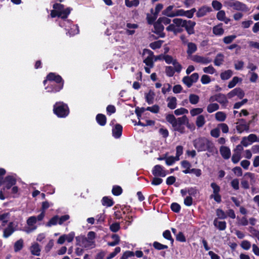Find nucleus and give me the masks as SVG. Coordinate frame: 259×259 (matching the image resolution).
I'll use <instances>...</instances> for the list:
<instances>
[{"instance_id":"obj_1","label":"nucleus","mask_w":259,"mask_h":259,"mask_svg":"<svg viewBox=\"0 0 259 259\" xmlns=\"http://www.w3.org/2000/svg\"><path fill=\"white\" fill-rule=\"evenodd\" d=\"M71 10L72 9L70 8H65L63 5L56 3L53 5V10L51 11V16L52 18L56 17L60 18L61 20L59 22V25L64 27L67 31L72 24L71 21L66 20Z\"/></svg>"},{"instance_id":"obj_2","label":"nucleus","mask_w":259,"mask_h":259,"mask_svg":"<svg viewBox=\"0 0 259 259\" xmlns=\"http://www.w3.org/2000/svg\"><path fill=\"white\" fill-rule=\"evenodd\" d=\"M166 120L171 124L174 131L181 134L185 133V125L188 126L189 125V119L186 115L176 118L173 114H169L166 116Z\"/></svg>"},{"instance_id":"obj_3","label":"nucleus","mask_w":259,"mask_h":259,"mask_svg":"<svg viewBox=\"0 0 259 259\" xmlns=\"http://www.w3.org/2000/svg\"><path fill=\"white\" fill-rule=\"evenodd\" d=\"M193 145L198 152L207 151L212 154L217 152V150L213 143L204 137H201L195 139L193 141Z\"/></svg>"},{"instance_id":"obj_4","label":"nucleus","mask_w":259,"mask_h":259,"mask_svg":"<svg viewBox=\"0 0 259 259\" xmlns=\"http://www.w3.org/2000/svg\"><path fill=\"white\" fill-rule=\"evenodd\" d=\"M224 5L228 9L232 8L236 11L247 12L250 10L245 4L236 0H226Z\"/></svg>"},{"instance_id":"obj_5","label":"nucleus","mask_w":259,"mask_h":259,"mask_svg":"<svg viewBox=\"0 0 259 259\" xmlns=\"http://www.w3.org/2000/svg\"><path fill=\"white\" fill-rule=\"evenodd\" d=\"M54 113L59 117H66L69 113V108L67 104L63 102H57L54 105Z\"/></svg>"},{"instance_id":"obj_6","label":"nucleus","mask_w":259,"mask_h":259,"mask_svg":"<svg viewBox=\"0 0 259 259\" xmlns=\"http://www.w3.org/2000/svg\"><path fill=\"white\" fill-rule=\"evenodd\" d=\"M76 245L87 249H91L95 247V242L90 241L84 236L80 235L76 237Z\"/></svg>"},{"instance_id":"obj_7","label":"nucleus","mask_w":259,"mask_h":259,"mask_svg":"<svg viewBox=\"0 0 259 259\" xmlns=\"http://www.w3.org/2000/svg\"><path fill=\"white\" fill-rule=\"evenodd\" d=\"M143 55L145 56L144 59V63L150 67L154 66V55L152 51L148 49H144L143 50Z\"/></svg>"},{"instance_id":"obj_8","label":"nucleus","mask_w":259,"mask_h":259,"mask_svg":"<svg viewBox=\"0 0 259 259\" xmlns=\"http://www.w3.org/2000/svg\"><path fill=\"white\" fill-rule=\"evenodd\" d=\"M198 74L197 73H194L190 76H186L184 77L182 81L188 88H190L194 83L198 80Z\"/></svg>"},{"instance_id":"obj_9","label":"nucleus","mask_w":259,"mask_h":259,"mask_svg":"<svg viewBox=\"0 0 259 259\" xmlns=\"http://www.w3.org/2000/svg\"><path fill=\"white\" fill-rule=\"evenodd\" d=\"M152 174L155 177H164L168 174V172L164 169V167L160 165H156L152 170Z\"/></svg>"},{"instance_id":"obj_10","label":"nucleus","mask_w":259,"mask_h":259,"mask_svg":"<svg viewBox=\"0 0 259 259\" xmlns=\"http://www.w3.org/2000/svg\"><path fill=\"white\" fill-rule=\"evenodd\" d=\"M63 87V82L57 83L56 82H50L48 85L46 87L47 92L49 93H56L60 91Z\"/></svg>"},{"instance_id":"obj_11","label":"nucleus","mask_w":259,"mask_h":259,"mask_svg":"<svg viewBox=\"0 0 259 259\" xmlns=\"http://www.w3.org/2000/svg\"><path fill=\"white\" fill-rule=\"evenodd\" d=\"M48 81H50V82H56L57 83L63 82L62 77L54 73H50L47 75V79L44 81V84L45 85Z\"/></svg>"},{"instance_id":"obj_12","label":"nucleus","mask_w":259,"mask_h":259,"mask_svg":"<svg viewBox=\"0 0 259 259\" xmlns=\"http://www.w3.org/2000/svg\"><path fill=\"white\" fill-rule=\"evenodd\" d=\"M173 5L169 6L164 10L163 11V15L168 17H178L179 15V9L174 10Z\"/></svg>"},{"instance_id":"obj_13","label":"nucleus","mask_w":259,"mask_h":259,"mask_svg":"<svg viewBox=\"0 0 259 259\" xmlns=\"http://www.w3.org/2000/svg\"><path fill=\"white\" fill-rule=\"evenodd\" d=\"M249 128V124L247 123L246 121L241 119L239 120V121L237 123L236 125V130L237 132L241 134L245 131H248Z\"/></svg>"},{"instance_id":"obj_14","label":"nucleus","mask_w":259,"mask_h":259,"mask_svg":"<svg viewBox=\"0 0 259 259\" xmlns=\"http://www.w3.org/2000/svg\"><path fill=\"white\" fill-rule=\"evenodd\" d=\"M191 60L196 63L202 64H207L211 62V59L208 57H204L203 56L195 55L191 57Z\"/></svg>"},{"instance_id":"obj_15","label":"nucleus","mask_w":259,"mask_h":259,"mask_svg":"<svg viewBox=\"0 0 259 259\" xmlns=\"http://www.w3.org/2000/svg\"><path fill=\"white\" fill-rule=\"evenodd\" d=\"M211 11L212 9L210 7L204 5L198 9L196 15L198 18H201L206 16Z\"/></svg>"},{"instance_id":"obj_16","label":"nucleus","mask_w":259,"mask_h":259,"mask_svg":"<svg viewBox=\"0 0 259 259\" xmlns=\"http://www.w3.org/2000/svg\"><path fill=\"white\" fill-rule=\"evenodd\" d=\"M184 27H185L187 32L189 35L193 34L195 33L194 27L196 22L191 20H185Z\"/></svg>"},{"instance_id":"obj_17","label":"nucleus","mask_w":259,"mask_h":259,"mask_svg":"<svg viewBox=\"0 0 259 259\" xmlns=\"http://www.w3.org/2000/svg\"><path fill=\"white\" fill-rule=\"evenodd\" d=\"M210 100L212 101H216L225 107L227 106L228 102L226 96L221 94L216 95L214 98H211Z\"/></svg>"},{"instance_id":"obj_18","label":"nucleus","mask_w":259,"mask_h":259,"mask_svg":"<svg viewBox=\"0 0 259 259\" xmlns=\"http://www.w3.org/2000/svg\"><path fill=\"white\" fill-rule=\"evenodd\" d=\"M154 30L153 32L158 34L160 37H164L165 34L163 32L164 26L158 19L157 21L154 23Z\"/></svg>"},{"instance_id":"obj_19","label":"nucleus","mask_w":259,"mask_h":259,"mask_svg":"<svg viewBox=\"0 0 259 259\" xmlns=\"http://www.w3.org/2000/svg\"><path fill=\"white\" fill-rule=\"evenodd\" d=\"M235 96H237L239 99H242L244 96V93L241 89L237 88L232 90L227 95L229 98H232Z\"/></svg>"},{"instance_id":"obj_20","label":"nucleus","mask_w":259,"mask_h":259,"mask_svg":"<svg viewBox=\"0 0 259 259\" xmlns=\"http://www.w3.org/2000/svg\"><path fill=\"white\" fill-rule=\"evenodd\" d=\"M196 12L195 8H192L189 10H184L183 9H179V15L178 16H185L188 18H193L194 13Z\"/></svg>"},{"instance_id":"obj_21","label":"nucleus","mask_w":259,"mask_h":259,"mask_svg":"<svg viewBox=\"0 0 259 259\" xmlns=\"http://www.w3.org/2000/svg\"><path fill=\"white\" fill-rule=\"evenodd\" d=\"M138 25L135 23H127L126 24V33L127 35H133L135 33V29L138 28Z\"/></svg>"},{"instance_id":"obj_22","label":"nucleus","mask_w":259,"mask_h":259,"mask_svg":"<svg viewBox=\"0 0 259 259\" xmlns=\"http://www.w3.org/2000/svg\"><path fill=\"white\" fill-rule=\"evenodd\" d=\"M4 183H6V185L4 187L7 189H10L12 186L15 184L16 179L13 176H9L5 178Z\"/></svg>"},{"instance_id":"obj_23","label":"nucleus","mask_w":259,"mask_h":259,"mask_svg":"<svg viewBox=\"0 0 259 259\" xmlns=\"http://www.w3.org/2000/svg\"><path fill=\"white\" fill-rule=\"evenodd\" d=\"M30 250L32 254L39 256L40 253V247L37 243H33L30 247Z\"/></svg>"},{"instance_id":"obj_24","label":"nucleus","mask_w":259,"mask_h":259,"mask_svg":"<svg viewBox=\"0 0 259 259\" xmlns=\"http://www.w3.org/2000/svg\"><path fill=\"white\" fill-rule=\"evenodd\" d=\"M220 153L222 156L225 159H228L230 157L231 151L230 149L226 146H222L220 148Z\"/></svg>"},{"instance_id":"obj_25","label":"nucleus","mask_w":259,"mask_h":259,"mask_svg":"<svg viewBox=\"0 0 259 259\" xmlns=\"http://www.w3.org/2000/svg\"><path fill=\"white\" fill-rule=\"evenodd\" d=\"M15 231L13 228V223L11 222L9 224L8 226L4 230L3 237L4 238H8L11 236Z\"/></svg>"},{"instance_id":"obj_26","label":"nucleus","mask_w":259,"mask_h":259,"mask_svg":"<svg viewBox=\"0 0 259 259\" xmlns=\"http://www.w3.org/2000/svg\"><path fill=\"white\" fill-rule=\"evenodd\" d=\"M122 126L119 124H117L112 129L113 136L115 138H119L122 134Z\"/></svg>"},{"instance_id":"obj_27","label":"nucleus","mask_w":259,"mask_h":259,"mask_svg":"<svg viewBox=\"0 0 259 259\" xmlns=\"http://www.w3.org/2000/svg\"><path fill=\"white\" fill-rule=\"evenodd\" d=\"M167 107L170 109H174L177 105V100L175 97H169L167 98Z\"/></svg>"},{"instance_id":"obj_28","label":"nucleus","mask_w":259,"mask_h":259,"mask_svg":"<svg viewBox=\"0 0 259 259\" xmlns=\"http://www.w3.org/2000/svg\"><path fill=\"white\" fill-rule=\"evenodd\" d=\"M187 53L189 56H192V55L197 50V46L193 42H189L187 45Z\"/></svg>"},{"instance_id":"obj_29","label":"nucleus","mask_w":259,"mask_h":259,"mask_svg":"<svg viewBox=\"0 0 259 259\" xmlns=\"http://www.w3.org/2000/svg\"><path fill=\"white\" fill-rule=\"evenodd\" d=\"M214 226L221 231H224L226 229V223L225 221H219L217 219H214L213 221Z\"/></svg>"},{"instance_id":"obj_30","label":"nucleus","mask_w":259,"mask_h":259,"mask_svg":"<svg viewBox=\"0 0 259 259\" xmlns=\"http://www.w3.org/2000/svg\"><path fill=\"white\" fill-rule=\"evenodd\" d=\"M155 96L154 92L152 90H150L148 93L145 94L146 101L148 104L150 105L153 103Z\"/></svg>"},{"instance_id":"obj_31","label":"nucleus","mask_w":259,"mask_h":259,"mask_svg":"<svg viewBox=\"0 0 259 259\" xmlns=\"http://www.w3.org/2000/svg\"><path fill=\"white\" fill-rule=\"evenodd\" d=\"M79 33L78 26L77 25L72 24L69 28V30H67V34H69L70 36H73Z\"/></svg>"},{"instance_id":"obj_32","label":"nucleus","mask_w":259,"mask_h":259,"mask_svg":"<svg viewBox=\"0 0 259 259\" xmlns=\"http://www.w3.org/2000/svg\"><path fill=\"white\" fill-rule=\"evenodd\" d=\"M212 31L215 35L221 36L224 33V30L223 28L222 24H219L213 27Z\"/></svg>"},{"instance_id":"obj_33","label":"nucleus","mask_w":259,"mask_h":259,"mask_svg":"<svg viewBox=\"0 0 259 259\" xmlns=\"http://www.w3.org/2000/svg\"><path fill=\"white\" fill-rule=\"evenodd\" d=\"M101 202L102 204L106 207H111L114 204L113 200L107 196L103 197Z\"/></svg>"},{"instance_id":"obj_34","label":"nucleus","mask_w":259,"mask_h":259,"mask_svg":"<svg viewBox=\"0 0 259 259\" xmlns=\"http://www.w3.org/2000/svg\"><path fill=\"white\" fill-rule=\"evenodd\" d=\"M205 117L203 115H199L197 116L196 120V126L200 128L202 127L205 123Z\"/></svg>"},{"instance_id":"obj_35","label":"nucleus","mask_w":259,"mask_h":259,"mask_svg":"<svg viewBox=\"0 0 259 259\" xmlns=\"http://www.w3.org/2000/svg\"><path fill=\"white\" fill-rule=\"evenodd\" d=\"M224 56L222 54H218L214 60V65L218 66H220L223 64L224 62Z\"/></svg>"},{"instance_id":"obj_36","label":"nucleus","mask_w":259,"mask_h":259,"mask_svg":"<svg viewBox=\"0 0 259 259\" xmlns=\"http://www.w3.org/2000/svg\"><path fill=\"white\" fill-rule=\"evenodd\" d=\"M96 120L98 123L102 126H103L106 124V118L103 114H98L96 116Z\"/></svg>"},{"instance_id":"obj_37","label":"nucleus","mask_w":259,"mask_h":259,"mask_svg":"<svg viewBox=\"0 0 259 259\" xmlns=\"http://www.w3.org/2000/svg\"><path fill=\"white\" fill-rule=\"evenodd\" d=\"M226 114L222 112L219 111L215 114V119L219 121H224L226 119Z\"/></svg>"},{"instance_id":"obj_38","label":"nucleus","mask_w":259,"mask_h":259,"mask_svg":"<svg viewBox=\"0 0 259 259\" xmlns=\"http://www.w3.org/2000/svg\"><path fill=\"white\" fill-rule=\"evenodd\" d=\"M219 109V105L217 103H211L208 105L207 107V111L209 113H212Z\"/></svg>"},{"instance_id":"obj_39","label":"nucleus","mask_w":259,"mask_h":259,"mask_svg":"<svg viewBox=\"0 0 259 259\" xmlns=\"http://www.w3.org/2000/svg\"><path fill=\"white\" fill-rule=\"evenodd\" d=\"M241 81H242L241 78H239L237 76H235L229 82L228 87L229 89H232V88H234L238 82H241Z\"/></svg>"},{"instance_id":"obj_40","label":"nucleus","mask_w":259,"mask_h":259,"mask_svg":"<svg viewBox=\"0 0 259 259\" xmlns=\"http://www.w3.org/2000/svg\"><path fill=\"white\" fill-rule=\"evenodd\" d=\"M183 172L185 174L193 173L197 177H200L202 174L201 170L198 168H192L190 171L184 170Z\"/></svg>"},{"instance_id":"obj_41","label":"nucleus","mask_w":259,"mask_h":259,"mask_svg":"<svg viewBox=\"0 0 259 259\" xmlns=\"http://www.w3.org/2000/svg\"><path fill=\"white\" fill-rule=\"evenodd\" d=\"M189 100L191 104L195 105L199 102V97L197 95L191 94L189 96Z\"/></svg>"},{"instance_id":"obj_42","label":"nucleus","mask_w":259,"mask_h":259,"mask_svg":"<svg viewBox=\"0 0 259 259\" xmlns=\"http://www.w3.org/2000/svg\"><path fill=\"white\" fill-rule=\"evenodd\" d=\"M233 75V72L231 70H227L222 72L220 76L221 78L223 80H227L230 78Z\"/></svg>"},{"instance_id":"obj_43","label":"nucleus","mask_w":259,"mask_h":259,"mask_svg":"<svg viewBox=\"0 0 259 259\" xmlns=\"http://www.w3.org/2000/svg\"><path fill=\"white\" fill-rule=\"evenodd\" d=\"M237 223L238 226H245L248 224V221L245 217H243L241 218L237 217Z\"/></svg>"},{"instance_id":"obj_44","label":"nucleus","mask_w":259,"mask_h":259,"mask_svg":"<svg viewBox=\"0 0 259 259\" xmlns=\"http://www.w3.org/2000/svg\"><path fill=\"white\" fill-rule=\"evenodd\" d=\"M112 238L113 239V241L108 243V245L110 246H114L118 244L120 241V238L118 235L113 234L112 236Z\"/></svg>"},{"instance_id":"obj_45","label":"nucleus","mask_w":259,"mask_h":259,"mask_svg":"<svg viewBox=\"0 0 259 259\" xmlns=\"http://www.w3.org/2000/svg\"><path fill=\"white\" fill-rule=\"evenodd\" d=\"M14 250L15 252H18L21 250L23 247V241L22 239H19L14 244Z\"/></svg>"},{"instance_id":"obj_46","label":"nucleus","mask_w":259,"mask_h":259,"mask_svg":"<svg viewBox=\"0 0 259 259\" xmlns=\"http://www.w3.org/2000/svg\"><path fill=\"white\" fill-rule=\"evenodd\" d=\"M139 0H125V4L126 7L131 8L133 7H137L139 5Z\"/></svg>"},{"instance_id":"obj_47","label":"nucleus","mask_w":259,"mask_h":259,"mask_svg":"<svg viewBox=\"0 0 259 259\" xmlns=\"http://www.w3.org/2000/svg\"><path fill=\"white\" fill-rule=\"evenodd\" d=\"M203 111V108H193L190 111V113L192 117L196 115H199Z\"/></svg>"},{"instance_id":"obj_48","label":"nucleus","mask_w":259,"mask_h":259,"mask_svg":"<svg viewBox=\"0 0 259 259\" xmlns=\"http://www.w3.org/2000/svg\"><path fill=\"white\" fill-rule=\"evenodd\" d=\"M185 20H183V19H181V18H175V19H173L172 22H173V23L178 28H179L180 26L184 27V26H185L184 25V24H185L184 22H185Z\"/></svg>"},{"instance_id":"obj_49","label":"nucleus","mask_w":259,"mask_h":259,"mask_svg":"<svg viewBox=\"0 0 259 259\" xmlns=\"http://www.w3.org/2000/svg\"><path fill=\"white\" fill-rule=\"evenodd\" d=\"M58 221L59 216L55 215L51 218L50 220L48 222L47 226L51 227L52 226L56 225L57 224H58Z\"/></svg>"},{"instance_id":"obj_50","label":"nucleus","mask_w":259,"mask_h":259,"mask_svg":"<svg viewBox=\"0 0 259 259\" xmlns=\"http://www.w3.org/2000/svg\"><path fill=\"white\" fill-rule=\"evenodd\" d=\"M163 42V40H158L154 42H153L150 44V48L153 50H156L157 49L160 48Z\"/></svg>"},{"instance_id":"obj_51","label":"nucleus","mask_w":259,"mask_h":259,"mask_svg":"<svg viewBox=\"0 0 259 259\" xmlns=\"http://www.w3.org/2000/svg\"><path fill=\"white\" fill-rule=\"evenodd\" d=\"M177 161L179 160L175 156H170L165 158V163L167 165H171Z\"/></svg>"},{"instance_id":"obj_52","label":"nucleus","mask_w":259,"mask_h":259,"mask_svg":"<svg viewBox=\"0 0 259 259\" xmlns=\"http://www.w3.org/2000/svg\"><path fill=\"white\" fill-rule=\"evenodd\" d=\"M188 110L185 108L181 107L180 108L177 109L174 111L175 114L177 116L184 115L188 113Z\"/></svg>"},{"instance_id":"obj_53","label":"nucleus","mask_w":259,"mask_h":259,"mask_svg":"<svg viewBox=\"0 0 259 259\" xmlns=\"http://www.w3.org/2000/svg\"><path fill=\"white\" fill-rule=\"evenodd\" d=\"M9 218V213H4L0 215V221L2 222L3 226H4L6 223L8 222Z\"/></svg>"},{"instance_id":"obj_54","label":"nucleus","mask_w":259,"mask_h":259,"mask_svg":"<svg viewBox=\"0 0 259 259\" xmlns=\"http://www.w3.org/2000/svg\"><path fill=\"white\" fill-rule=\"evenodd\" d=\"M241 158L240 152H234L232 157V162L236 164L237 163Z\"/></svg>"},{"instance_id":"obj_55","label":"nucleus","mask_w":259,"mask_h":259,"mask_svg":"<svg viewBox=\"0 0 259 259\" xmlns=\"http://www.w3.org/2000/svg\"><path fill=\"white\" fill-rule=\"evenodd\" d=\"M166 30L168 31H172L175 33H177L181 31L180 29L176 27V26L173 23L168 26L166 28Z\"/></svg>"},{"instance_id":"obj_56","label":"nucleus","mask_w":259,"mask_h":259,"mask_svg":"<svg viewBox=\"0 0 259 259\" xmlns=\"http://www.w3.org/2000/svg\"><path fill=\"white\" fill-rule=\"evenodd\" d=\"M37 222L36 217L32 216L29 217L27 220V224L29 227L35 226L34 224Z\"/></svg>"},{"instance_id":"obj_57","label":"nucleus","mask_w":259,"mask_h":259,"mask_svg":"<svg viewBox=\"0 0 259 259\" xmlns=\"http://www.w3.org/2000/svg\"><path fill=\"white\" fill-rule=\"evenodd\" d=\"M212 7L216 11L220 10L222 8V4L219 1L214 0L212 2Z\"/></svg>"},{"instance_id":"obj_58","label":"nucleus","mask_w":259,"mask_h":259,"mask_svg":"<svg viewBox=\"0 0 259 259\" xmlns=\"http://www.w3.org/2000/svg\"><path fill=\"white\" fill-rule=\"evenodd\" d=\"M175 72L176 71L174 68L171 66H166L165 67V73L166 75L169 77H172L174 75Z\"/></svg>"},{"instance_id":"obj_59","label":"nucleus","mask_w":259,"mask_h":259,"mask_svg":"<svg viewBox=\"0 0 259 259\" xmlns=\"http://www.w3.org/2000/svg\"><path fill=\"white\" fill-rule=\"evenodd\" d=\"M241 247L244 250H249L251 247V243L247 240H243L240 244Z\"/></svg>"},{"instance_id":"obj_60","label":"nucleus","mask_w":259,"mask_h":259,"mask_svg":"<svg viewBox=\"0 0 259 259\" xmlns=\"http://www.w3.org/2000/svg\"><path fill=\"white\" fill-rule=\"evenodd\" d=\"M122 190L119 186H114L112 190V193L114 195L118 196L122 193Z\"/></svg>"},{"instance_id":"obj_61","label":"nucleus","mask_w":259,"mask_h":259,"mask_svg":"<svg viewBox=\"0 0 259 259\" xmlns=\"http://www.w3.org/2000/svg\"><path fill=\"white\" fill-rule=\"evenodd\" d=\"M236 37L235 35H229L223 38V41L226 44H229L231 43Z\"/></svg>"},{"instance_id":"obj_62","label":"nucleus","mask_w":259,"mask_h":259,"mask_svg":"<svg viewBox=\"0 0 259 259\" xmlns=\"http://www.w3.org/2000/svg\"><path fill=\"white\" fill-rule=\"evenodd\" d=\"M217 18L220 21H225L226 13L223 10H219L217 14Z\"/></svg>"},{"instance_id":"obj_63","label":"nucleus","mask_w":259,"mask_h":259,"mask_svg":"<svg viewBox=\"0 0 259 259\" xmlns=\"http://www.w3.org/2000/svg\"><path fill=\"white\" fill-rule=\"evenodd\" d=\"M203 71L206 73L212 74L215 72V69L213 68V66L210 65L208 67L203 68Z\"/></svg>"},{"instance_id":"obj_64","label":"nucleus","mask_w":259,"mask_h":259,"mask_svg":"<svg viewBox=\"0 0 259 259\" xmlns=\"http://www.w3.org/2000/svg\"><path fill=\"white\" fill-rule=\"evenodd\" d=\"M247 139L251 142V143L258 142H259V137L257 138L256 135L253 134H250L248 136L246 137Z\"/></svg>"}]
</instances>
